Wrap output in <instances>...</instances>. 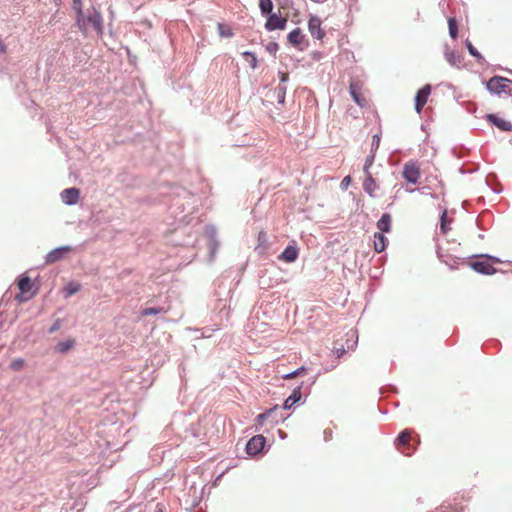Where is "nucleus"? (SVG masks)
Instances as JSON below:
<instances>
[{"instance_id": "f257e3e1", "label": "nucleus", "mask_w": 512, "mask_h": 512, "mask_svg": "<svg viewBox=\"0 0 512 512\" xmlns=\"http://www.w3.org/2000/svg\"><path fill=\"white\" fill-rule=\"evenodd\" d=\"M76 24L84 36H87L90 30H94L98 36L103 34L102 16L95 8L88 9L86 13L78 14Z\"/></svg>"}, {"instance_id": "f03ea898", "label": "nucleus", "mask_w": 512, "mask_h": 512, "mask_svg": "<svg viewBox=\"0 0 512 512\" xmlns=\"http://www.w3.org/2000/svg\"><path fill=\"white\" fill-rule=\"evenodd\" d=\"M402 178L411 185H418L421 178V167L418 161L409 160L403 165Z\"/></svg>"}, {"instance_id": "7ed1b4c3", "label": "nucleus", "mask_w": 512, "mask_h": 512, "mask_svg": "<svg viewBox=\"0 0 512 512\" xmlns=\"http://www.w3.org/2000/svg\"><path fill=\"white\" fill-rule=\"evenodd\" d=\"M487 89L495 94L512 95V80L499 76L492 77L487 82Z\"/></svg>"}, {"instance_id": "20e7f679", "label": "nucleus", "mask_w": 512, "mask_h": 512, "mask_svg": "<svg viewBox=\"0 0 512 512\" xmlns=\"http://www.w3.org/2000/svg\"><path fill=\"white\" fill-rule=\"evenodd\" d=\"M493 263L500 262L498 259L488 256L485 259L470 262V267L478 273L485 275H492L496 272V269L492 265Z\"/></svg>"}, {"instance_id": "39448f33", "label": "nucleus", "mask_w": 512, "mask_h": 512, "mask_svg": "<svg viewBox=\"0 0 512 512\" xmlns=\"http://www.w3.org/2000/svg\"><path fill=\"white\" fill-rule=\"evenodd\" d=\"M412 433V430L406 429L402 431L396 439L397 449L406 456H410L412 453V449L410 448Z\"/></svg>"}, {"instance_id": "423d86ee", "label": "nucleus", "mask_w": 512, "mask_h": 512, "mask_svg": "<svg viewBox=\"0 0 512 512\" xmlns=\"http://www.w3.org/2000/svg\"><path fill=\"white\" fill-rule=\"evenodd\" d=\"M287 17L281 16L279 13H271L265 23V28L268 31L284 30L287 25Z\"/></svg>"}, {"instance_id": "0eeeda50", "label": "nucleus", "mask_w": 512, "mask_h": 512, "mask_svg": "<svg viewBox=\"0 0 512 512\" xmlns=\"http://www.w3.org/2000/svg\"><path fill=\"white\" fill-rule=\"evenodd\" d=\"M32 286H33V284H32L30 277L22 276L18 281V288L21 293L16 295L15 299L18 302H24V301L29 300L34 294H31L29 296H25V294L30 292V290L32 289Z\"/></svg>"}, {"instance_id": "6e6552de", "label": "nucleus", "mask_w": 512, "mask_h": 512, "mask_svg": "<svg viewBox=\"0 0 512 512\" xmlns=\"http://www.w3.org/2000/svg\"><path fill=\"white\" fill-rule=\"evenodd\" d=\"M266 443V439L263 435L253 436L246 445V451L249 455H256L260 453Z\"/></svg>"}, {"instance_id": "1a4fd4ad", "label": "nucleus", "mask_w": 512, "mask_h": 512, "mask_svg": "<svg viewBox=\"0 0 512 512\" xmlns=\"http://www.w3.org/2000/svg\"><path fill=\"white\" fill-rule=\"evenodd\" d=\"M431 94V85L426 84L420 90H418L415 97V110L417 113H421L423 107L428 101V98Z\"/></svg>"}, {"instance_id": "9d476101", "label": "nucleus", "mask_w": 512, "mask_h": 512, "mask_svg": "<svg viewBox=\"0 0 512 512\" xmlns=\"http://www.w3.org/2000/svg\"><path fill=\"white\" fill-rule=\"evenodd\" d=\"M308 29L312 37L321 40L325 33L321 28V20L317 16H311L308 21Z\"/></svg>"}, {"instance_id": "9b49d317", "label": "nucleus", "mask_w": 512, "mask_h": 512, "mask_svg": "<svg viewBox=\"0 0 512 512\" xmlns=\"http://www.w3.org/2000/svg\"><path fill=\"white\" fill-rule=\"evenodd\" d=\"M71 250L70 246H63L50 251L46 256V263L51 264L63 259Z\"/></svg>"}, {"instance_id": "f8f14e48", "label": "nucleus", "mask_w": 512, "mask_h": 512, "mask_svg": "<svg viewBox=\"0 0 512 512\" xmlns=\"http://www.w3.org/2000/svg\"><path fill=\"white\" fill-rule=\"evenodd\" d=\"M80 191L77 188H67L61 192V199L67 205H74L78 202Z\"/></svg>"}, {"instance_id": "ddd939ff", "label": "nucleus", "mask_w": 512, "mask_h": 512, "mask_svg": "<svg viewBox=\"0 0 512 512\" xmlns=\"http://www.w3.org/2000/svg\"><path fill=\"white\" fill-rule=\"evenodd\" d=\"M298 258V248L295 244L288 245L285 250L278 256L279 260L287 263L294 262Z\"/></svg>"}, {"instance_id": "4468645a", "label": "nucleus", "mask_w": 512, "mask_h": 512, "mask_svg": "<svg viewBox=\"0 0 512 512\" xmlns=\"http://www.w3.org/2000/svg\"><path fill=\"white\" fill-rule=\"evenodd\" d=\"M363 189L364 191L372 198L376 197V191L378 190V185L373 178L372 174H365V180L363 181Z\"/></svg>"}, {"instance_id": "2eb2a0df", "label": "nucleus", "mask_w": 512, "mask_h": 512, "mask_svg": "<svg viewBox=\"0 0 512 512\" xmlns=\"http://www.w3.org/2000/svg\"><path fill=\"white\" fill-rule=\"evenodd\" d=\"M489 122L494 124L496 127L501 129L502 131H511L512 130V124L509 121H506L504 119L498 118L497 116L490 114L487 116Z\"/></svg>"}, {"instance_id": "dca6fc26", "label": "nucleus", "mask_w": 512, "mask_h": 512, "mask_svg": "<svg viewBox=\"0 0 512 512\" xmlns=\"http://www.w3.org/2000/svg\"><path fill=\"white\" fill-rule=\"evenodd\" d=\"M391 215L388 213H384L381 218L377 221V228L380 230V233L389 232L391 230Z\"/></svg>"}, {"instance_id": "f3484780", "label": "nucleus", "mask_w": 512, "mask_h": 512, "mask_svg": "<svg viewBox=\"0 0 512 512\" xmlns=\"http://www.w3.org/2000/svg\"><path fill=\"white\" fill-rule=\"evenodd\" d=\"M287 38H288L289 43L292 44L293 46H299L304 41V35L302 34V31L300 28H296V29L292 30L288 34Z\"/></svg>"}, {"instance_id": "a211bd4d", "label": "nucleus", "mask_w": 512, "mask_h": 512, "mask_svg": "<svg viewBox=\"0 0 512 512\" xmlns=\"http://www.w3.org/2000/svg\"><path fill=\"white\" fill-rule=\"evenodd\" d=\"M373 244H374V250L377 253H381L386 248L387 238L382 233H375Z\"/></svg>"}, {"instance_id": "6ab92c4d", "label": "nucleus", "mask_w": 512, "mask_h": 512, "mask_svg": "<svg viewBox=\"0 0 512 512\" xmlns=\"http://www.w3.org/2000/svg\"><path fill=\"white\" fill-rule=\"evenodd\" d=\"M301 398L300 387L295 389L293 393L285 400L284 408L290 409L296 402H298Z\"/></svg>"}, {"instance_id": "aec40b11", "label": "nucleus", "mask_w": 512, "mask_h": 512, "mask_svg": "<svg viewBox=\"0 0 512 512\" xmlns=\"http://www.w3.org/2000/svg\"><path fill=\"white\" fill-rule=\"evenodd\" d=\"M257 241H258L257 249H260L261 252H264L268 247L267 233L264 231H260L258 233Z\"/></svg>"}, {"instance_id": "412c9836", "label": "nucleus", "mask_w": 512, "mask_h": 512, "mask_svg": "<svg viewBox=\"0 0 512 512\" xmlns=\"http://www.w3.org/2000/svg\"><path fill=\"white\" fill-rule=\"evenodd\" d=\"M259 7L262 14H271L273 10L272 0H259Z\"/></svg>"}, {"instance_id": "4be33fe9", "label": "nucleus", "mask_w": 512, "mask_h": 512, "mask_svg": "<svg viewBox=\"0 0 512 512\" xmlns=\"http://www.w3.org/2000/svg\"><path fill=\"white\" fill-rule=\"evenodd\" d=\"M74 344H75L74 340H66V341L59 342L56 345V350L60 353H65L68 350H70L71 348H73Z\"/></svg>"}, {"instance_id": "5701e85b", "label": "nucleus", "mask_w": 512, "mask_h": 512, "mask_svg": "<svg viewBox=\"0 0 512 512\" xmlns=\"http://www.w3.org/2000/svg\"><path fill=\"white\" fill-rule=\"evenodd\" d=\"M449 34L451 38L456 39L458 36V25L455 18L448 19Z\"/></svg>"}, {"instance_id": "b1692460", "label": "nucleus", "mask_w": 512, "mask_h": 512, "mask_svg": "<svg viewBox=\"0 0 512 512\" xmlns=\"http://www.w3.org/2000/svg\"><path fill=\"white\" fill-rule=\"evenodd\" d=\"M165 312H167V310H164L161 307H150V308L143 309L141 311V315L145 317V316L156 315V314L165 313Z\"/></svg>"}, {"instance_id": "393cba45", "label": "nucleus", "mask_w": 512, "mask_h": 512, "mask_svg": "<svg viewBox=\"0 0 512 512\" xmlns=\"http://www.w3.org/2000/svg\"><path fill=\"white\" fill-rule=\"evenodd\" d=\"M466 47L469 51V53L474 56L478 62H482L484 60V57L477 51V49L472 45L470 41H466Z\"/></svg>"}, {"instance_id": "a878e982", "label": "nucleus", "mask_w": 512, "mask_h": 512, "mask_svg": "<svg viewBox=\"0 0 512 512\" xmlns=\"http://www.w3.org/2000/svg\"><path fill=\"white\" fill-rule=\"evenodd\" d=\"M81 286L77 283H73V282H70L66 287H65V294H66V297H70L72 296L73 294L77 293L79 290H80Z\"/></svg>"}, {"instance_id": "bb28decb", "label": "nucleus", "mask_w": 512, "mask_h": 512, "mask_svg": "<svg viewBox=\"0 0 512 512\" xmlns=\"http://www.w3.org/2000/svg\"><path fill=\"white\" fill-rule=\"evenodd\" d=\"M440 229L443 234H446L450 230L448 220H447V211L446 210H444L441 215Z\"/></svg>"}, {"instance_id": "cd10ccee", "label": "nucleus", "mask_w": 512, "mask_h": 512, "mask_svg": "<svg viewBox=\"0 0 512 512\" xmlns=\"http://www.w3.org/2000/svg\"><path fill=\"white\" fill-rule=\"evenodd\" d=\"M306 372H307V369L304 366H302V367L296 369L295 371H293L291 373L283 375L282 378L284 380H289V379L296 378V377H298V376H300V375H302V374H304Z\"/></svg>"}, {"instance_id": "c85d7f7f", "label": "nucleus", "mask_w": 512, "mask_h": 512, "mask_svg": "<svg viewBox=\"0 0 512 512\" xmlns=\"http://www.w3.org/2000/svg\"><path fill=\"white\" fill-rule=\"evenodd\" d=\"M243 56L249 62V65L252 69H255L257 67V57L254 53L246 51L243 53Z\"/></svg>"}, {"instance_id": "c756f323", "label": "nucleus", "mask_w": 512, "mask_h": 512, "mask_svg": "<svg viewBox=\"0 0 512 512\" xmlns=\"http://www.w3.org/2000/svg\"><path fill=\"white\" fill-rule=\"evenodd\" d=\"M218 32L221 37L228 38L233 35L231 28L222 23L218 24Z\"/></svg>"}, {"instance_id": "7c9ffc66", "label": "nucleus", "mask_w": 512, "mask_h": 512, "mask_svg": "<svg viewBox=\"0 0 512 512\" xmlns=\"http://www.w3.org/2000/svg\"><path fill=\"white\" fill-rule=\"evenodd\" d=\"M448 62L452 65H458L460 63V57L455 52H448L446 54Z\"/></svg>"}, {"instance_id": "2f4dec72", "label": "nucleus", "mask_w": 512, "mask_h": 512, "mask_svg": "<svg viewBox=\"0 0 512 512\" xmlns=\"http://www.w3.org/2000/svg\"><path fill=\"white\" fill-rule=\"evenodd\" d=\"M350 92H351V95L354 99V101L360 105V106H364L365 104V99L361 98L355 91L353 85L350 86Z\"/></svg>"}, {"instance_id": "473e14b6", "label": "nucleus", "mask_w": 512, "mask_h": 512, "mask_svg": "<svg viewBox=\"0 0 512 512\" xmlns=\"http://www.w3.org/2000/svg\"><path fill=\"white\" fill-rule=\"evenodd\" d=\"M374 162V155H370L366 158L365 164H364V174H371L370 167L372 166Z\"/></svg>"}, {"instance_id": "72a5a7b5", "label": "nucleus", "mask_w": 512, "mask_h": 512, "mask_svg": "<svg viewBox=\"0 0 512 512\" xmlns=\"http://www.w3.org/2000/svg\"><path fill=\"white\" fill-rule=\"evenodd\" d=\"M72 7L76 12V16L84 12L82 0H72Z\"/></svg>"}, {"instance_id": "f704fd0d", "label": "nucleus", "mask_w": 512, "mask_h": 512, "mask_svg": "<svg viewBox=\"0 0 512 512\" xmlns=\"http://www.w3.org/2000/svg\"><path fill=\"white\" fill-rule=\"evenodd\" d=\"M273 410H274V409H269V410H267L266 412L259 414V415L257 416V418H256V419H257L258 424H259V425H262V424H263V422H264V420H265V419H266V418H267V417L272 413V411H273Z\"/></svg>"}, {"instance_id": "c9c22d12", "label": "nucleus", "mask_w": 512, "mask_h": 512, "mask_svg": "<svg viewBox=\"0 0 512 512\" xmlns=\"http://www.w3.org/2000/svg\"><path fill=\"white\" fill-rule=\"evenodd\" d=\"M266 50L270 53V54H273L275 55L277 50H278V44L275 43V42H270L267 46H266Z\"/></svg>"}, {"instance_id": "e433bc0d", "label": "nucleus", "mask_w": 512, "mask_h": 512, "mask_svg": "<svg viewBox=\"0 0 512 512\" xmlns=\"http://www.w3.org/2000/svg\"><path fill=\"white\" fill-rule=\"evenodd\" d=\"M278 100L279 102H283L284 101V97H285V93H286V87L285 86H279L278 87Z\"/></svg>"}, {"instance_id": "4c0bfd02", "label": "nucleus", "mask_w": 512, "mask_h": 512, "mask_svg": "<svg viewBox=\"0 0 512 512\" xmlns=\"http://www.w3.org/2000/svg\"><path fill=\"white\" fill-rule=\"evenodd\" d=\"M24 364V361L22 359H16L11 363V368L14 370L20 369Z\"/></svg>"}, {"instance_id": "58836bf2", "label": "nucleus", "mask_w": 512, "mask_h": 512, "mask_svg": "<svg viewBox=\"0 0 512 512\" xmlns=\"http://www.w3.org/2000/svg\"><path fill=\"white\" fill-rule=\"evenodd\" d=\"M6 49H7V47H6L5 43H4V42H3V40L0 38V54L5 53V52H6Z\"/></svg>"}, {"instance_id": "ea45409f", "label": "nucleus", "mask_w": 512, "mask_h": 512, "mask_svg": "<svg viewBox=\"0 0 512 512\" xmlns=\"http://www.w3.org/2000/svg\"><path fill=\"white\" fill-rule=\"evenodd\" d=\"M281 82H286L288 80V74L284 72L279 73Z\"/></svg>"}, {"instance_id": "a19ab883", "label": "nucleus", "mask_w": 512, "mask_h": 512, "mask_svg": "<svg viewBox=\"0 0 512 512\" xmlns=\"http://www.w3.org/2000/svg\"><path fill=\"white\" fill-rule=\"evenodd\" d=\"M350 182V177L349 176H346L343 181H342V184H348Z\"/></svg>"}, {"instance_id": "79ce46f5", "label": "nucleus", "mask_w": 512, "mask_h": 512, "mask_svg": "<svg viewBox=\"0 0 512 512\" xmlns=\"http://www.w3.org/2000/svg\"><path fill=\"white\" fill-rule=\"evenodd\" d=\"M373 139H375V141H380V138H376V136H373Z\"/></svg>"}, {"instance_id": "37998d69", "label": "nucleus", "mask_w": 512, "mask_h": 512, "mask_svg": "<svg viewBox=\"0 0 512 512\" xmlns=\"http://www.w3.org/2000/svg\"><path fill=\"white\" fill-rule=\"evenodd\" d=\"M373 139H375V141H380V138H376V136H373Z\"/></svg>"}, {"instance_id": "c03bdc74", "label": "nucleus", "mask_w": 512, "mask_h": 512, "mask_svg": "<svg viewBox=\"0 0 512 512\" xmlns=\"http://www.w3.org/2000/svg\"><path fill=\"white\" fill-rule=\"evenodd\" d=\"M373 139H375V141H380V138H376V136H373Z\"/></svg>"}]
</instances>
